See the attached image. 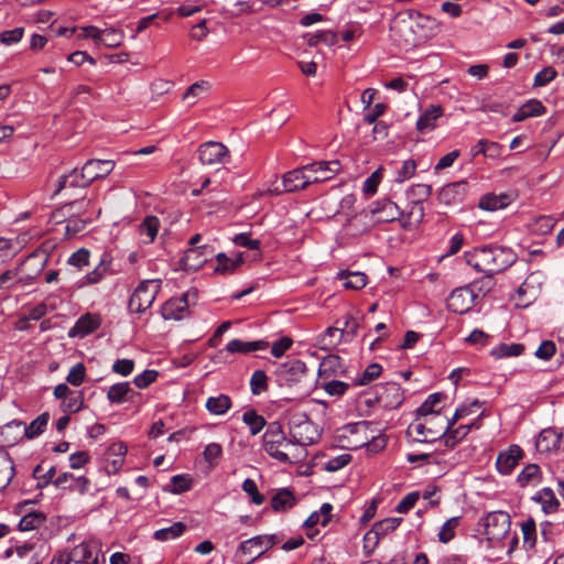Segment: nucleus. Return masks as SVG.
Masks as SVG:
<instances>
[{
    "label": "nucleus",
    "instance_id": "f257e3e1",
    "mask_svg": "<svg viewBox=\"0 0 564 564\" xmlns=\"http://www.w3.org/2000/svg\"><path fill=\"white\" fill-rule=\"evenodd\" d=\"M276 384L289 392L286 401H301L312 392V383L306 365L299 359L281 364L275 372Z\"/></svg>",
    "mask_w": 564,
    "mask_h": 564
},
{
    "label": "nucleus",
    "instance_id": "f03ea898",
    "mask_svg": "<svg viewBox=\"0 0 564 564\" xmlns=\"http://www.w3.org/2000/svg\"><path fill=\"white\" fill-rule=\"evenodd\" d=\"M263 449L272 458L283 464H295L300 462L305 451L288 438L282 425L278 422L269 424L263 436Z\"/></svg>",
    "mask_w": 564,
    "mask_h": 564
},
{
    "label": "nucleus",
    "instance_id": "7ed1b4c3",
    "mask_svg": "<svg viewBox=\"0 0 564 564\" xmlns=\"http://www.w3.org/2000/svg\"><path fill=\"white\" fill-rule=\"evenodd\" d=\"M517 260V254L500 246L479 247L470 256L469 263L479 272L492 275L509 268Z\"/></svg>",
    "mask_w": 564,
    "mask_h": 564
},
{
    "label": "nucleus",
    "instance_id": "20e7f679",
    "mask_svg": "<svg viewBox=\"0 0 564 564\" xmlns=\"http://www.w3.org/2000/svg\"><path fill=\"white\" fill-rule=\"evenodd\" d=\"M451 427L442 414L420 415L406 430V435L417 443H430L441 438Z\"/></svg>",
    "mask_w": 564,
    "mask_h": 564
},
{
    "label": "nucleus",
    "instance_id": "39448f33",
    "mask_svg": "<svg viewBox=\"0 0 564 564\" xmlns=\"http://www.w3.org/2000/svg\"><path fill=\"white\" fill-rule=\"evenodd\" d=\"M289 435L301 448L316 443L321 433L317 425L304 412H294L289 419Z\"/></svg>",
    "mask_w": 564,
    "mask_h": 564
},
{
    "label": "nucleus",
    "instance_id": "423d86ee",
    "mask_svg": "<svg viewBox=\"0 0 564 564\" xmlns=\"http://www.w3.org/2000/svg\"><path fill=\"white\" fill-rule=\"evenodd\" d=\"M278 543L273 534L257 535L240 543L237 557L239 562L250 564Z\"/></svg>",
    "mask_w": 564,
    "mask_h": 564
},
{
    "label": "nucleus",
    "instance_id": "0eeeda50",
    "mask_svg": "<svg viewBox=\"0 0 564 564\" xmlns=\"http://www.w3.org/2000/svg\"><path fill=\"white\" fill-rule=\"evenodd\" d=\"M162 286V280L151 279L142 281L134 290L129 301V308L134 313H143L155 301Z\"/></svg>",
    "mask_w": 564,
    "mask_h": 564
},
{
    "label": "nucleus",
    "instance_id": "6e6552de",
    "mask_svg": "<svg viewBox=\"0 0 564 564\" xmlns=\"http://www.w3.org/2000/svg\"><path fill=\"white\" fill-rule=\"evenodd\" d=\"M197 299V290L191 289L178 297L167 300L161 307L165 321H182L189 315V300Z\"/></svg>",
    "mask_w": 564,
    "mask_h": 564
},
{
    "label": "nucleus",
    "instance_id": "1a4fd4ad",
    "mask_svg": "<svg viewBox=\"0 0 564 564\" xmlns=\"http://www.w3.org/2000/svg\"><path fill=\"white\" fill-rule=\"evenodd\" d=\"M482 524L487 540L495 542L508 535L511 520L510 516L505 511H492L482 519Z\"/></svg>",
    "mask_w": 564,
    "mask_h": 564
},
{
    "label": "nucleus",
    "instance_id": "9d476101",
    "mask_svg": "<svg viewBox=\"0 0 564 564\" xmlns=\"http://www.w3.org/2000/svg\"><path fill=\"white\" fill-rule=\"evenodd\" d=\"M198 160L203 165L216 166L229 158L228 148L221 142L207 141L197 149Z\"/></svg>",
    "mask_w": 564,
    "mask_h": 564
},
{
    "label": "nucleus",
    "instance_id": "9b49d317",
    "mask_svg": "<svg viewBox=\"0 0 564 564\" xmlns=\"http://www.w3.org/2000/svg\"><path fill=\"white\" fill-rule=\"evenodd\" d=\"M310 176H307V172L305 171V165L299 169H294L292 171L286 172L282 176V189L279 187L269 188L268 193L270 195H280L282 193H292L306 188Z\"/></svg>",
    "mask_w": 564,
    "mask_h": 564
},
{
    "label": "nucleus",
    "instance_id": "f8f14e48",
    "mask_svg": "<svg viewBox=\"0 0 564 564\" xmlns=\"http://www.w3.org/2000/svg\"><path fill=\"white\" fill-rule=\"evenodd\" d=\"M65 564H105V557L96 544L83 542L70 551Z\"/></svg>",
    "mask_w": 564,
    "mask_h": 564
},
{
    "label": "nucleus",
    "instance_id": "ddd939ff",
    "mask_svg": "<svg viewBox=\"0 0 564 564\" xmlns=\"http://www.w3.org/2000/svg\"><path fill=\"white\" fill-rule=\"evenodd\" d=\"M362 214L366 217L370 215L375 223H391L394 220L400 221L401 209L390 199H382L373 203L369 209L364 210Z\"/></svg>",
    "mask_w": 564,
    "mask_h": 564
},
{
    "label": "nucleus",
    "instance_id": "4468645a",
    "mask_svg": "<svg viewBox=\"0 0 564 564\" xmlns=\"http://www.w3.org/2000/svg\"><path fill=\"white\" fill-rule=\"evenodd\" d=\"M371 426L372 424L366 421L345 426L343 438L347 441V446L354 449L366 446L370 441Z\"/></svg>",
    "mask_w": 564,
    "mask_h": 564
},
{
    "label": "nucleus",
    "instance_id": "2eb2a0df",
    "mask_svg": "<svg viewBox=\"0 0 564 564\" xmlns=\"http://www.w3.org/2000/svg\"><path fill=\"white\" fill-rule=\"evenodd\" d=\"M339 170L340 163L336 160L319 161L305 165V171L307 172V176H310V185L314 183H323L333 178Z\"/></svg>",
    "mask_w": 564,
    "mask_h": 564
},
{
    "label": "nucleus",
    "instance_id": "dca6fc26",
    "mask_svg": "<svg viewBox=\"0 0 564 564\" xmlns=\"http://www.w3.org/2000/svg\"><path fill=\"white\" fill-rule=\"evenodd\" d=\"M475 299L469 286L457 288L447 297V308L456 314H465L471 310Z\"/></svg>",
    "mask_w": 564,
    "mask_h": 564
},
{
    "label": "nucleus",
    "instance_id": "f3484780",
    "mask_svg": "<svg viewBox=\"0 0 564 564\" xmlns=\"http://www.w3.org/2000/svg\"><path fill=\"white\" fill-rule=\"evenodd\" d=\"M541 285L542 282L540 273L534 272L529 274L527 279L523 281V283L517 290V305L523 307L528 306L540 294Z\"/></svg>",
    "mask_w": 564,
    "mask_h": 564
},
{
    "label": "nucleus",
    "instance_id": "a211bd4d",
    "mask_svg": "<svg viewBox=\"0 0 564 564\" xmlns=\"http://www.w3.org/2000/svg\"><path fill=\"white\" fill-rule=\"evenodd\" d=\"M393 32L394 40L405 50L424 43L410 19L397 23L393 28Z\"/></svg>",
    "mask_w": 564,
    "mask_h": 564
},
{
    "label": "nucleus",
    "instance_id": "6ab92c4d",
    "mask_svg": "<svg viewBox=\"0 0 564 564\" xmlns=\"http://www.w3.org/2000/svg\"><path fill=\"white\" fill-rule=\"evenodd\" d=\"M403 400V391L399 383L388 382L380 386L377 391V401L384 409H397Z\"/></svg>",
    "mask_w": 564,
    "mask_h": 564
},
{
    "label": "nucleus",
    "instance_id": "aec40b11",
    "mask_svg": "<svg viewBox=\"0 0 564 564\" xmlns=\"http://www.w3.org/2000/svg\"><path fill=\"white\" fill-rule=\"evenodd\" d=\"M127 446L122 442L111 444L104 454V469L108 475L116 474L124 463Z\"/></svg>",
    "mask_w": 564,
    "mask_h": 564
},
{
    "label": "nucleus",
    "instance_id": "412c9836",
    "mask_svg": "<svg viewBox=\"0 0 564 564\" xmlns=\"http://www.w3.org/2000/svg\"><path fill=\"white\" fill-rule=\"evenodd\" d=\"M88 186L89 183L83 170L73 169L69 173L61 176L57 184L56 193H64L65 195L70 196V192L73 189H85Z\"/></svg>",
    "mask_w": 564,
    "mask_h": 564
},
{
    "label": "nucleus",
    "instance_id": "4be33fe9",
    "mask_svg": "<svg viewBox=\"0 0 564 564\" xmlns=\"http://www.w3.org/2000/svg\"><path fill=\"white\" fill-rule=\"evenodd\" d=\"M101 325V317L98 314L86 313L82 315L75 323V325L68 330V337H79L91 334L98 329Z\"/></svg>",
    "mask_w": 564,
    "mask_h": 564
},
{
    "label": "nucleus",
    "instance_id": "5701e85b",
    "mask_svg": "<svg viewBox=\"0 0 564 564\" xmlns=\"http://www.w3.org/2000/svg\"><path fill=\"white\" fill-rule=\"evenodd\" d=\"M115 169L112 160H88L82 167L89 185L99 178L108 176Z\"/></svg>",
    "mask_w": 564,
    "mask_h": 564
},
{
    "label": "nucleus",
    "instance_id": "b1692460",
    "mask_svg": "<svg viewBox=\"0 0 564 564\" xmlns=\"http://www.w3.org/2000/svg\"><path fill=\"white\" fill-rule=\"evenodd\" d=\"M333 506L328 502L323 503L318 511H314L305 520L304 527L307 529L306 535L313 540L317 536L318 530L313 529L315 525L321 524L326 527L332 518Z\"/></svg>",
    "mask_w": 564,
    "mask_h": 564
},
{
    "label": "nucleus",
    "instance_id": "393cba45",
    "mask_svg": "<svg viewBox=\"0 0 564 564\" xmlns=\"http://www.w3.org/2000/svg\"><path fill=\"white\" fill-rule=\"evenodd\" d=\"M522 457V449L518 445H511L508 449L501 452L496 462L497 469L500 474L508 475L518 465Z\"/></svg>",
    "mask_w": 564,
    "mask_h": 564
},
{
    "label": "nucleus",
    "instance_id": "a878e982",
    "mask_svg": "<svg viewBox=\"0 0 564 564\" xmlns=\"http://www.w3.org/2000/svg\"><path fill=\"white\" fill-rule=\"evenodd\" d=\"M210 253L209 247L206 245L200 247H191L185 251L182 259L183 265L186 270L196 271L206 263Z\"/></svg>",
    "mask_w": 564,
    "mask_h": 564
},
{
    "label": "nucleus",
    "instance_id": "bb28decb",
    "mask_svg": "<svg viewBox=\"0 0 564 564\" xmlns=\"http://www.w3.org/2000/svg\"><path fill=\"white\" fill-rule=\"evenodd\" d=\"M562 434L555 429H544L538 436L535 446L540 453H552L560 448Z\"/></svg>",
    "mask_w": 564,
    "mask_h": 564
},
{
    "label": "nucleus",
    "instance_id": "cd10ccee",
    "mask_svg": "<svg viewBox=\"0 0 564 564\" xmlns=\"http://www.w3.org/2000/svg\"><path fill=\"white\" fill-rule=\"evenodd\" d=\"M111 273V261L106 257L87 274L77 282L78 288H85L101 282Z\"/></svg>",
    "mask_w": 564,
    "mask_h": 564
},
{
    "label": "nucleus",
    "instance_id": "c85d7f7f",
    "mask_svg": "<svg viewBox=\"0 0 564 564\" xmlns=\"http://www.w3.org/2000/svg\"><path fill=\"white\" fill-rule=\"evenodd\" d=\"M410 21L424 42L433 37L438 31V22L432 17L417 13L415 17H411Z\"/></svg>",
    "mask_w": 564,
    "mask_h": 564
},
{
    "label": "nucleus",
    "instance_id": "c756f323",
    "mask_svg": "<svg viewBox=\"0 0 564 564\" xmlns=\"http://www.w3.org/2000/svg\"><path fill=\"white\" fill-rule=\"evenodd\" d=\"M424 218V207L420 202H411L405 212H401L400 224L402 228L412 230L416 228Z\"/></svg>",
    "mask_w": 564,
    "mask_h": 564
},
{
    "label": "nucleus",
    "instance_id": "7c9ffc66",
    "mask_svg": "<svg viewBox=\"0 0 564 564\" xmlns=\"http://www.w3.org/2000/svg\"><path fill=\"white\" fill-rule=\"evenodd\" d=\"M514 197L511 194L501 193V194H486L484 195L478 203L479 208L488 212H497L500 209H505L508 207Z\"/></svg>",
    "mask_w": 564,
    "mask_h": 564
},
{
    "label": "nucleus",
    "instance_id": "2f4dec72",
    "mask_svg": "<svg viewBox=\"0 0 564 564\" xmlns=\"http://www.w3.org/2000/svg\"><path fill=\"white\" fill-rule=\"evenodd\" d=\"M546 111V108L543 106V104L538 99H530L525 104H523L521 107L518 108V110L512 116L513 122H521L528 118L531 117H540L544 115Z\"/></svg>",
    "mask_w": 564,
    "mask_h": 564
},
{
    "label": "nucleus",
    "instance_id": "473e14b6",
    "mask_svg": "<svg viewBox=\"0 0 564 564\" xmlns=\"http://www.w3.org/2000/svg\"><path fill=\"white\" fill-rule=\"evenodd\" d=\"M269 347V343L265 340H252L243 341L240 339L230 340L226 350L230 354H249L257 350H264Z\"/></svg>",
    "mask_w": 564,
    "mask_h": 564
},
{
    "label": "nucleus",
    "instance_id": "72a5a7b5",
    "mask_svg": "<svg viewBox=\"0 0 564 564\" xmlns=\"http://www.w3.org/2000/svg\"><path fill=\"white\" fill-rule=\"evenodd\" d=\"M216 267L214 271L216 273L226 275L232 274L243 263L242 253H238L235 258H229L226 253L220 252L216 256Z\"/></svg>",
    "mask_w": 564,
    "mask_h": 564
},
{
    "label": "nucleus",
    "instance_id": "f704fd0d",
    "mask_svg": "<svg viewBox=\"0 0 564 564\" xmlns=\"http://www.w3.org/2000/svg\"><path fill=\"white\" fill-rule=\"evenodd\" d=\"M443 109L438 105L429 106L424 112L420 116L416 121V129L420 132H425L427 130H433L435 128V121L442 117Z\"/></svg>",
    "mask_w": 564,
    "mask_h": 564
},
{
    "label": "nucleus",
    "instance_id": "c9c22d12",
    "mask_svg": "<svg viewBox=\"0 0 564 564\" xmlns=\"http://www.w3.org/2000/svg\"><path fill=\"white\" fill-rule=\"evenodd\" d=\"M232 405V401L229 395L219 393L214 397H209L206 400V410L213 415L226 414Z\"/></svg>",
    "mask_w": 564,
    "mask_h": 564
},
{
    "label": "nucleus",
    "instance_id": "e433bc0d",
    "mask_svg": "<svg viewBox=\"0 0 564 564\" xmlns=\"http://www.w3.org/2000/svg\"><path fill=\"white\" fill-rule=\"evenodd\" d=\"M344 334L345 329L328 327L324 333L316 337V346L322 350H329L340 341Z\"/></svg>",
    "mask_w": 564,
    "mask_h": 564
},
{
    "label": "nucleus",
    "instance_id": "4c0bfd02",
    "mask_svg": "<svg viewBox=\"0 0 564 564\" xmlns=\"http://www.w3.org/2000/svg\"><path fill=\"white\" fill-rule=\"evenodd\" d=\"M452 427L453 426H451L447 433L442 436L444 437L445 445L451 448H453L458 442L465 438L473 427L479 429L480 424L478 421H475L469 424L459 425L456 429Z\"/></svg>",
    "mask_w": 564,
    "mask_h": 564
},
{
    "label": "nucleus",
    "instance_id": "58836bf2",
    "mask_svg": "<svg viewBox=\"0 0 564 564\" xmlns=\"http://www.w3.org/2000/svg\"><path fill=\"white\" fill-rule=\"evenodd\" d=\"M14 476V464L8 452L0 448V490L4 489Z\"/></svg>",
    "mask_w": 564,
    "mask_h": 564
},
{
    "label": "nucleus",
    "instance_id": "ea45409f",
    "mask_svg": "<svg viewBox=\"0 0 564 564\" xmlns=\"http://www.w3.org/2000/svg\"><path fill=\"white\" fill-rule=\"evenodd\" d=\"M338 280L343 281V285L345 289L349 290H360L367 284V275L360 271H341L337 274Z\"/></svg>",
    "mask_w": 564,
    "mask_h": 564
},
{
    "label": "nucleus",
    "instance_id": "a19ab883",
    "mask_svg": "<svg viewBox=\"0 0 564 564\" xmlns=\"http://www.w3.org/2000/svg\"><path fill=\"white\" fill-rule=\"evenodd\" d=\"M160 220L155 216H147L139 225V235L144 243H152L158 235Z\"/></svg>",
    "mask_w": 564,
    "mask_h": 564
},
{
    "label": "nucleus",
    "instance_id": "79ce46f5",
    "mask_svg": "<svg viewBox=\"0 0 564 564\" xmlns=\"http://www.w3.org/2000/svg\"><path fill=\"white\" fill-rule=\"evenodd\" d=\"M186 531V524L177 521L172 523L170 527L156 530L153 533V538L160 542H166L180 538Z\"/></svg>",
    "mask_w": 564,
    "mask_h": 564
},
{
    "label": "nucleus",
    "instance_id": "37998d69",
    "mask_svg": "<svg viewBox=\"0 0 564 564\" xmlns=\"http://www.w3.org/2000/svg\"><path fill=\"white\" fill-rule=\"evenodd\" d=\"M295 503L293 492L286 488L280 489L271 499V507L275 511H285Z\"/></svg>",
    "mask_w": 564,
    "mask_h": 564
},
{
    "label": "nucleus",
    "instance_id": "c03bdc74",
    "mask_svg": "<svg viewBox=\"0 0 564 564\" xmlns=\"http://www.w3.org/2000/svg\"><path fill=\"white\" fill-rule=\"evenodd\" d=\"M534 499L539 503H541L542 509L545 513L555 512L560 506V502L555 497L554 491L550 488H544L541 491H539Z\"/></svg>",
    "mask_w": 564,
    "mask_h": 564
},
{
    "label": "nucleus",
    "instance_id": "a18cd8bd",
    "mask_svg": "<svg viewBox=\"0 0 564 564\" xmlns=\"http://www.w3.org/2000/svg\"><path fill=\"white\" fill-rule=\"evenodd\" d=\"M242 422L248 425L251 435L259 434L267 424L265 419L253 409H249L242 414Z\"/></svg>",
    "mask_w": 564,
    "mask_h": 564
},
{
    "label": "nucleus",
    "instance_id": "49530a36",
    "mask_svg": "<svg viewBox=\"0 0 564 564\" xmlns=\"http://www.w3.org/2000/svg\"><path fill=\"white\" fill-rule=\"evenodd\" d=\"M91 208V200L86 197L69 202L62 207L64 214L84 217Z\"/></svg>",
    "mask_w": 564,
    "mask_h": 564
},
{
    "label": "nucleus",
    "instance_id": "de8ad7c7",
    "mask_svg": "<svg viewBox=\"0 0 564 564\" xmlns=\"http://www.w3.org/2000/svg\"><path fill=\"white\" fill-rule=\"evenodd\" d=\"M210 88V84L206 80H199L191 85L183 95V100L189 105H195L196 101L206 94Z\"/></svg>",
    "mask_w": 564,
    "mask_h": 564
},
{
    "label": "nucleus",
    "instance_id": "09e8293b",
    "mask_svg": "<svg viewBox=\"0 0 564 564\" xmlns=\"http://www.w3.org/2000/svg\"><path fill=\"white\" fill-rule=\"evenodd\" d=\"M129 382H119L111 386L107 392V399L111 403H122L128 400V394L131 392Z\"/></svg>",
    "mask_w": 564,
    "mask_h": 564
},
{
    "label": "nucleus",
    "instance_id": "8fccbe9b",
    "mask_svg": "<svg viewBox=\"0 0 564 564\" xmlns=\"http://www.w3.org/2000/svg\"><path fill=\"white\" fill-rule=\"evenodd\" d=\"M340 367V358L336 355H328L321 361L318 375L322 378H328L333 375H336Z\"/></svg>",
    "mask_w": 564,
    "mask_h": 564
},
{
    "label": "nucleus",
    "instance_id": "3c124183",
    "mask_svg": "<svg viewBox=\"0 0 564 564\" xmlns=\"http://www.w3.org/2000/svg\"><path fill=\"white\" fill-rule=\"evenodd\" d=\"M48 419H50V415L46 412H44L41 415H39L37 417H35L29 424V426L23 427L24 435L31 440V438H34V437L39 436L40 434H42L48 423Z\"/></svg>",
    "mask_w": 564,
    "mask_h": 564
},
{
    "label": "nucleus",
    "instance_id": "603ef678",
    "mask_svg": "<svg viewBox=\"0 0 564 564\" xmlns=\"http://www.w3.org/2000/svg\"><path fill=\"white\" fill-rule=\"evenodd\" d=\"M402 522V518H386L376 522L371 528V534L375 533L380 538L393 532Z\"/></svg>",
    "mask_w": 564,
    "mask_h": 564
},
{
    "label": "nucleus",
    "instance_id": "864d4df0",
    "mask_svg": "<svg viewBox=\"0 0 564 564\" xmlns=\"http://www.w3.org/2000/svg\"><path fill=\"white\" fill-rule=\"evenodd\" d=\"M524 350L522 344H500L491 350V356L495 358L517 357Z\"/></svg>",
    "mask_w": 564,
    "mask_h": 564
},
{
    "label": "nucleus",
    "instance_id": "5fc2aeb1",
    "mask_svg": "<svg viewBox=\"0 0 564 564\" xmlns=\"http://www.w3.org/2000/svg\"><path fill=\"white\" fill-rule=\"evenodd\" d=\"M45 521V516L42 512H29L19 522L21 531H32L37 529Z\"/></svg>",
    "mask_w": 564,
    "mask_h": 564
},
{
    "label": "nucleus",
    "instance_id": "6e6d98bb",
    "mask_svg": "<svg viewBox=\"0 0 564 564\" xmlns=\"http://www.w3.org/2000/svg\"><path fill=\"white\" fill-rule=\"evenodd\" d=\"M269 389L268 377L264 370H256L250 379V390L253 395H259Z\"/></svg>",
    "mask_w": 564,
    "mask_h": 564
},
{
    "label": "nucleus",
    "instance_id": "4d7b16f0",
    "mask_svg": "<svg viewBox=\"0 0 564 564\" xmlns=\"http://www.w3.org/2000/svg\"><path fill=\"white\" fill-rule=\"evenodd\" d=\"M89 250L86 248H80L69 256L67 259V264L82 271L89 265Z\"/></svg>",
    "mask_w": 564,
    "mask_h": 564
},
{
    "label": "nucleus",
    "instance_id": "13d9d810",
    "mask_svg": "<svg viewBox=\"0 0 564 564\" xmlns=\"http://www.w3.org/2000/svg\"><path fill=\"white\" fill-rule=\"evenodd\" d=\"M88 223H90L89 217L77 218V217L70 216V218L67 219L66 225H65V236L67 238L75 237L77 234H79L80 231H83L86 228Z\"/></svg>",
    "mask_w": 564,
    "mask_h": 564
},
{
    "label": "nucleus",
    "instance_id": "bf43d9fd",
    "mask_svg": "<svg viewBox=\"0 0 564 564\" xmlns=\"http://www.w3.org/2000/svg\"><path fill=\"white\" fill-rule=\"evenodd\" d=\"M459 520H460V517H453L443 523V525L437 534L440 542L448 543L449 541H452L454 539L455 530L459 524Z\"/></svg>",
    "mask_w": 564,
    "mask_h": 564
},
{
    "label": "nucleus",
    "instance_id": "052dcab7",
    "mask_svg": "<svg viewBox=\"0 0 564 564\" xmlns=\"http://www.w3.org/2000/svg\"><path fill=\"white\" fill-rule=\"evenodd\" d=\"M22 271V265L15 269H10L0 274V291L14 290L18 285L19 273Z\"/></svg>",
    "mask_w": 564,
    "mask_h": 564
},
{
    "label": "nucleus",
    "instance_id": "680f3d73",
    "mask_svg": "<svg viewBox=\"0 0 564 564\" xmlns=\"http://www.w3.org/2000/svg\"><path fill=\"white\" fill-rule=\"evenodd\" d=\"M193 479L191 476L181 474L175 475L172 477V484L171 488L169 489L170 492L174 495H180L183 492L188 491L192 488Z\"/></svg>",
    "mask_w": 564,
    "mask_h": 564
},
{
    "label": "nucleus",
    "instance_id": "e2e57ef3",
    "mask_svg": "<svg viewBox=\"0 0 564 564\" xmlns=\"http://www.w3.org/2000/svg\"><path fill=\"white\" fill-rule=\"evenodd\" d=\"M102 33L100 44L107 47H118L124 39L123 32L113 28L105 29Z\"/></svg>",
    "mask_w": 564,
    "mask_h": 564
},
{
    "label": "nucleus",
    "instance_id": "0e129e2a",
    "mask_svg": "<svg viewBox=\"0 0 564 564\" xmlns=\"http://www.w3.org/2000/svg\"><path fill=\"white\" fill-rule=\"evenodd\" d=\"M325 43L328 46L336 44L337 35L332 31H319L315 34L308 35L307 45L316 46L318 43Z\"/></svg>",
    "mask_w": 564,
    "mask_h": 564
},
{
    "label": "nucleus",
    "instance_id": "69168bd1",
    "mask_svg": "<svg viewBox=\"0 0 564 564\" xmlns=\"http://www.w3.org/2000/svg\"><path fill=\"white\" fill-rule=\"evenodd\" d=\"M444 399L442 393H433L420 405L417 412L420 415L441 414L435 411V406Z\"/></svg>",
    "mask_w": 564,
    "mask_h": 564
},
{
    "label": "nucleus",
    "instance_id": "338daca9",
    "mask_svg": "<svg viewBox=\"0 0 564 564\" xmlns=\"http://www.w3.org/2000/svg\"><path fill=\"white\" fill-rule=\"evenodd\" d=\"M432 187L426 184H414L408 189V196L411 202H420L421 204L430 197Z\"/></svg>",
    "mask_w": 564,
    "mask_h": 564
},
{
    "label": "nucleus",
    "instance_id": "774afa93",
    "mask_svg": "<svg viewBox=\"0 0 564 564\" xmlns=\"http://www.w3.org/2000/svg\"><path fill=\"white\" fill-rule=\"evenodd\" d=\"M382 371V367L377 364H370L362 372V375L356 380L357 386H366L377 379Z\"/></svg>",
    "mask_w": 564,
    "mask_h": 564
}]
</instances>
